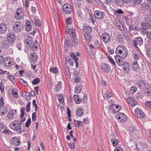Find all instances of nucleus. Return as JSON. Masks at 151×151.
Returning a JSON list of instances; mask_svg holds the SVG:
<instances>
[{"mask_svg":"<svg viewBox=\"0 0 151 151\" xmlns=\"http://www.w3.org/2000/svg\"><path fill=\"white\" fill-rule=\"evenodd\" d=\"M87 99V96L86 94H84L83 97V98L81 100V101H82L84 103H86Z\"/></svg>","mask_w":151,"mask_h":151,"instance_id":"nucleus-56","label":"nucleus"},{"mask_svg":"<svg viewBox=\"0 0 151 151\" xmlns=\"http://www.w3.org/2000/svg\"><path fill=\"white\" fill-rule=\"evenodd\" d=\"M82 87V86L81 84L76 86L75 91V93H79L81 91Z\"/></svg>","mask_w":151,"mask_h":151,"instance_id":"nucleus-24","label":"nucleus"},{"mask_svg":"<svg viewBox=\"0 0 151 151\" xmlns=\"http://www.w3.org/2000/svg\"><path fill=\"white\" fill-rule=\"evenodd\" d=\"M33 38L32 37H29L25 41V43L27 45H31L32 43V41L33 40Z\"/></svg>","mask_w":151,"mask_h":151,"instance_id":"nucleus-36","label":"nucleus"},{"mask_svg":"<svg viewBox=\"0 0 151 151\" xmlns=\"http://www.w3.org/2000/svg\"><path fill=\"white\" fill-rule=\"evenodd\" d=\"M23 96L27 100H29L31 99V96H30V94L29 93H24L22 94Z\"/></svg>","mask_w":151,"mask_h":151,"instance_id":"nucleus-31","label":"nucleus"},{"mask_svg":"<svg viewBox=\"0 0 151 151\" xmlns=\"http://www.w3.org/2000/svg\"><path fill=\"white\" fill-rule=\"evenodd\" d=\"M147 29H146V28H145L143 27H142L140 28L139 29L140 32L143 35L146 34L147 35L148 33L149 32L147 30Z\"/></svg>","mask_w":151,"mask_h":151,"instance_id":"nucleus-26","label":"nucleus"},{"mask_svg":"<svg viewBox=\"0 0 151 151\" xmlns=\"http://www.w3.org/2000/svg\"><path fill=\"white\" fill-rule=\"evenodd\" d=\"M32 121H35L37 120L36 114V112H33L32 113Z\"/></svg>","mask_w":151,"mask_h":151,"instance_id":"nucleus-61","label":"nucleus"},{"mask_svg":"<svg viewBox=\"0 0 151 151\" xmlns=\"http://www.w3.org/2000/svg\"><path fill=\"white\" fill-rule=\"evenodd\" d=\"M70 56L72 58H73L74 60H78V57L76 56L74 53H71Z\"/></svg>","mask_w":151,"mask_h":151,"instance_id":"nucleus-64","label":"nucleus"},{"mask_svg":"<svg viewBox=\"0 0 151 151\" xmlns=\"http://www.w3.org/2000/svg\"><path fill=\"white\" fill-rule=\"evenodd\" d=\"M114 23L116 26L121 30L124 31L125 30V27L123 26L122 24L118 20L115 19Z\"/></svg>","mask_w":151,"mask_h":151,"instance_id":"nucleus-14","label":"nucleus"},{"mask_svg":"<svg viewBox=\"0 0 151 151\" xmlns=\"http://www.w3.org/2000/svg\"><path fill=\"white\" fill-rule=\"evenodd\" d=\"M142 2L141 0H133V5H136L139 4Z\"/></svg>","mask_w":151,"mask_h":151,"instance_id":"nucleus-49","label":"nucleus"},{"mask_svg":"<svg viewBox=\"0 0 151 151\" xmlns=\"http://www.w3.org/2000/svg\"><path fill=\"white\" fill-rule=\"evenodd\" d=\"M40 80L39 78H36L32 81V83L33 85H36L38 83L40 82Z\"/></svg>","mask_w":151,"mask_h":151,"instance_id":"nucleus-42","label":"nucleus"},{"mask_svg":"<svg viewBox=\"0 0 151 151\" xmlns=\"http://www.w3.org/2000/svg\"><path fill=\"white\" fill-rule=\"evenodd\" d=\"M146 54L149 58H151V47L147 49Z\"/></svg>","mask_w":151,"mask_h":151,"instance_id":"nucleus-51","label":"nucleus"},{"mask_svg":"<svg viewBox=\"0 0 151 151\" xmlns=\"http://www.w3.org/2000/svg\"><path fill=\"white\" fill-rule=\"evenodd\" d=\"M135 115L139 118H144L145 114L144 112L141 109H137L134 111Z\"/></svg>","mask_w":151,"mask_h":151,"instance_id":"nucleus-9","label":"nucleus"},{"mask_svg":"<svg viewBox=\"0 0 151 151\" xmlns=\"http://www.w3.org/2000/svg\"><path fill=\"white\" fill-rule=\"evenodd\" d=\"M139 57L140 56L139 55L135 53L134 57V60H135L134 61L137 62V61L139 59Z\"/></svg>","mask_w":151,"mask_h":151,"instance_id":"nucleus-53","label":"nucleus"},{"mask_svg":"<svg viewBox=\"0 0 151 151\" xmlns=\"http://www.w3.org/2000/svg\"><path fill=\"white\" fill-rule=\"evenodd\" d=\"M65 44L67 47H70L71 46V41L70 40H65Z\"/></svg>","mask_w":151,"mask_h":151,"instance_id":"nucleus-40","label":"nucleus"},{"mask_svg":"<svg viewBox=\"0 0 151 151\" xmlns=\"http://www.w3.org/2000/svg\"><path fill=\"white\" fill-rule=\"evenodd\" d=\"M30 22L27 21L26 22V25L25 26V29L27 31H30L32 29V26L29 24Z\"/></svg>","mask_w":151,"mask_h":151,"instance_id":"nucleus-28","label":"nucleus"},{"mask_svg":"<svg viewBox=\"0 0 151 151\" xmlns=\"http://www.w3.org/2000/svg\"><path fill=\"white\" fill-rule=\"evenodd\" d=\"M20 82L22 85H24L25 86H27V82L24 81L23 79L20 78Z\"/></svg>","mask_w":151,"mask_h":151,"instance_id":"nucleus-54","label":"nucleus"},{"mask_svg":"<svg viewBox=\"0 0 151 151\" xmlns=\"http://www.w3.org/2000/svg\"><path fill=\"white\" fill-rule=\"evenodd\" d=\"M7 27L6 24H0V33H4L7 30Z\"/></svg>","mask_w":151,"mask_h":151,"instance_id":"nucleus-19","label":"nucleus"},{"mask_svg":"<svg viewBox=\"0 0 151 151\" xmlns=\"http://www.w3.org/2000/svg\"><path fill=\"white\" fill-rule=\"evenodd\" d=\"M50 72H52L54 73H57L58 72V69L56 67L50 68Z\"/></svg>","mask_w":151,"mask_h":151,"instance_id":"nucleus-41","label":"nucleus"},{"mask_svg":"<svg viewBox=\"0 0 151 151\" xmlns=\"http://www.w3.org/2000/svg\"><path fill=\"white\" fill-rule=\"evenodd\" d=\"M145 104V106L150 109H151V101H147L146 102Z\"/></svg>","mask_w":151,"mask_h":151,"instance_id":"nucleus-55","label":"nucleus"},{"mask_svg":"<svg viewBox=\"0 0 151 151\" xmlns=\"http://www.w3.org/2000/svg\"><path fill=\"white\" fill-rule=\"evenodd\" d=\"M23 25L21 22H16L13 26V30L16 32H19L21 31Z\"/></svg>","mask_w":151,"mask_h":151,"instance_id":"nucleus-5","label":"nucleus"},{"mask_svg":"<svg viewBox=\"0 0 151 151\" xmlns=\"http://www.w3.org/2000/svg\"><path fill=\"white\" fill-rule=\"evenodd\" d=\"M22 118V119L20 121V122L17 123V126L16 125L15 127L13 129L14 130L18 132V133H20L22 131V128L21 126L22 123L25 120V118Z\"/></svg>","mask_w":151,"mask_h":151,"instance_id":"nucleus-12","label":"nucleus"},{"mask_svg":"<svg viewBox=\"0 0 151 151\" xmlns=\"http://www.w3.org/2000/svg\"><path fill=\"white\" fill-rule=\"evenodd\" d=\"M32 103L33 105L34 106L35 108V111H36L38 109V106L36 104V101L34 99L33 100Z\"/></svg>","mask_w":151,"mask_h":151,"instance_id":"nucleus-59","label":"nucleus"},{"mask_svg":"<svg viewBox=\"0 0 151 151\" xmlns=\"http://www.w3.org/2000/svg\"><path fill=\"white\" fill-rule=\"evenodd\" d=\"M24 11L22 8H18L15 14V17L17 20H20L23 19L24 17Z\"/></svg>","mask_w":151,"mask_h":151,"instance_id":"nucleus-3","label":"nucleus"},{"mask_svg":"<svg viewBox=\"0 0 151 151\" xmlns=\"http://www.w3.org/2000/svg\"><path fill=\"white\" fill-rule=\"evenodd\" d=\"M61 86V83L60 82H59L55 87V91L56 92L58 91L60 89Z\"/></svg>","mask_w":151,"mask_h":151,"instance_id":"nucleus-35","label":"nucleus"},{"mask_svg":"<svg viewBox=\"0 0 151 151\" xmlns=\"http://www.w3.org/2000/svg\"><path fill=\"white\" fill-rule=\"evenodd\" d=\"M111 141L114 146H116L118 144V142L117 139L113 138L111 139Z\"/></svg>","mask_w":151,"mask_h":151,"instance_id":"nucleus-44","label":"nucleus"},{"mask_svg":"<svg viewBox=\"0 0 151 151\" xmlns=\"http://www.w3.org/2000/svg\"><path fill=\"white\" fill-rule=\"evenodd\" d=\"M141 25L142 27H143L148 29L151 28V25L148 23L143 22L141 23Z\"/></svg>","mask_w":151,"mask_h":151,"instance_id":"nucleus-21","label":"nucleus"},{"mask_svg":"<svg viewBox=\"0 0 151 151\" xmlns=\"http://www.w3.org/2000/svg\"><path fill=\"white\" fill-rule=\"evenodd\" d=\"M108 111L110 116H112L115 113L118 112L120 110L119 107L116 104H111L109 106Z\"/></svg>","mask_w":151,"mask_h":151,"instance_id":"nucleus-1","label":"nucleus"},{"mask_svg":"<svg viewBox=\"0 0 151 151\" xmlns=\"http://www.w3.org/2000/svg\"><path fill=\"white\" fill-rule=\"evenodd\" d=\"M31 123V119H29L26 122V124H25V126L26 127H28Z\"/></svg>","mask_w":151,"mask_h":151,"instance_id":"nucleus-62","label":"nucleus"},{"mask_svg":"<svg viewBox=\"0 0 151 151\" xmlns=\"http://www.w3.org/2000/svg\"><path fill=\"white\" fill-rule=\"evenodd\" d=\"M84 35L85 39L86 40L89 41H90L91 40V36L90 35L89 33H88V34H86Z\"/></svg>","mask_w":151,"mask_h":151,"instance_id":"nucleus-38","label":"nucleus"},{"mask_svg":"<svg viewBox=\"0 0 151 151\" xmlns=\"http://www.w3.org/2000/svg\"><path fill=\"white\" fill-rule=\"evenodd\" d=\"M101 69L106 73H108L110 70L109 66L106 64L102 65Z\"/></svg>","mask_w":151,"mask_h":151,"instance_id":"nucleus-20","label":"nucleus"},{"mask_svg":"<svg viewBox=\"0 0 151 151\" xmlns=\"http://www.w3.org/2000/svg\"><path fill=\"white\" fill-rule=\"evenodd\" d=\"M34 24L35 25L39 27H40L41 25V23L40 21L37 18H35V19Z\"/></svg>","mask_w":151,"mask_h":151,"instance_id":"nucleus-32","label":"nucleus"},{"mask_svg":"<svg viewBox=\"0 0 151 151\" xmlns=\"http://www.w3.org/2000/svg\"><path fill=\"white\" fill-rule=\"evenodd\" d=\"M7 116L8 118L11 119H12L14 116V114L13 111H9Z\"/></svg>","mask_w":151,"mask_h":151,"instance_id":"nucleus-34","label":"nucleus"},{"mask_svg":"<svg viewBox=\"0 0 151 151\" xmlns=\"http://www.w3.org/2000/svg\"><path fill=\"white\" fill-rule=\"evenodd\" d=\"M66 74L67 75V77L68 78H70V72L69 71V70L68 68H66Z\"/></svg>","mask_w":151,"mask_h":151,"instance_id":"nucleus-57","label":"nucleus"},{"mask_svg":"<svg viewBox=\"0 0 151 151\" xmlns=\"http://www.w3.org/2000/svg\"><path fill=\"white\" fill-rule=\"evenodd\" d=\"M137 84L138 85L139 87L140 88H145V87L146 84V82L144 80H139L137 83Z\"/></svg>","mask_w":151,"mask_h":151,"instance_id":"nucleus-17","label":"nucleus"},{"mask_svg":"<svg viewBox=\"0 0 151 151\" xmlns=\"http://www.w3.org/2000/svg\"><path fill=\"white\" fill-rule=\"evenodd\" d=\"M83 114V109L81 108H79L77 109L76 111L77 115L79 116H81Z\"/></svg>","mask_w":151,"mask_h":151,"instance_id":"nucleus-25","label":"nucleus"},{"mask_svg":"<svg viewBox=\"0 0 151 151\" xmlns=\"http://www.w3.org/2000/svg\"><path fill=\"white\" fill-rule=\"evenodd\" d=\"M74 122L75 123H76H76L78 124V125H75V126H76L77 127H79V126H80L81 125L82 126L83 125V122H82L81 121L75 120L74 121Z\"/></svg>","mask_w":151,"mask_h":151,"instance_id":"nucleus-52","label":"nucleus"},{"mask_svg":"<svg viewBox=\"0 0 151 151\" xmlns=\"http://www.w3.org/2000/svg\"><path fill=\"white\" fill-rule=\"evenodd\" d=\"M81 78L78 76H75L74 78V81L75 83H79L81 81Z\"/></svg>","mask_w":151,"mask_h":151,"instance_id":"nucleus-47","label":"nucleus"},{"mask_svg":"<svg viewBox=\"0 0 151 151\" xmlns=\"http://www.w3.org/2000/svg\"><path fill=\"white\" fill-rule=\"evenodd\" d=\"M30 58L31 60L35 61L37 60L38 57L36 53L35 52L32 53L30 55Z\"/></svg>","mask_w":151,"mask_h":151,"instance_id":"nucleus-23","label":"nucleus"},{"mask_svg":"<svg viewBox=\"0 0 151 151\" xmlns=\"http://www.w3.org/2000/svg\"><path fill=\"white\" fill-rule=\"evenodd\" d=\"M92 31L91 28L89 26H83L82 32L83 35L89 33Z\"/></svg>","mask_w":151,"mask_h":151,"instance_id":"nucleus-15","label":"nucleus"},{"mask_svg":"<svg viewBox=\"0 0 151 151\" xmlns=\"http://www.w3.org/2000/svg\"><path fill=\"white\" fill-rule=\"evenodd\" d=\"M115 59L118 65L120 66L122 65L123 62V60L122 57L119 55H116L115 56Z\"/></svg>","mask_w":151,"mask_h":151,"instance_id":"nucleus-16","label":"nucleus"},{"mask_svg":"<svg viewBox=\"0 0 151 151\" xmlns=\"http://www.w3.org/2000/svg\"><path fill=\"white\" fill-rule=\"evenodd\" d=\"M126 101L128 103L130 104L131 106H132V104L131 103L132 101V99L131 97L128 98L127 99Z\"/></svg>","mask_w":151,"mask_h":151,"instance_id":"nucleus-60","label":"nucleus"},{"mask_svg":"<svg viewBox=\"0 0 151 151\" xmlns=\"http://www.w3.org/2000/svg\"><path fill=\"white\" fill-rule=\"evenodd\" d=\"M134 133V134L136 136H137L139 134V132L137 130L135 127H133V133Z\"/></svg>","mask_w":151,"mask_h":151,"instance_id":"nucleus-50","label":"nucleus"},{"mask_svg":"<svg viewBox=\"0 0 151 151\" xmlns=\"http://www.w3.org/2000/svg\"><path fill=\"white\" fill-rule=\"evenodd\" d=\"M116 118L118 119L119 122H123L127 120V117L123 113H118L116 116Z\"/></svg>","mask_w":151,"mask_h":151,"instance_id":"nucleus-7","label":"nucleus"},{"mask_svg":"<svg viewBox=\"0 0 151 151\" xmlns=\"http://www.w3.org/2000/svg\"><path fill=\"white\" fill-rule=\"evenodd\" d=\"M123 39V38L122 36L119 35L117 36V41L118 42H122Z\"/></svg>","mask_w":151,"mask_h":151,"instance_id":"nucleus-63","label":"nucleus"},{"mask_svg":"<svg viewBox=\"0 0 151 151\" xmlns=\"http://www.w3.org/2000/svg\"><path fill=\"white\" fill-rule=\"evenodd\" d=\"M37 45L38 42L37 41L35 40L31 47V49L33 50H37Z\"/></svg>","mask_w":151,"mask_h":151,"instance_id":"nucleus-29","label":"nucleus"},{"mask_svg":"<svg viewBox=\"0 0 151 151\" xmlns=\"http://www.w3.org/2000/svg\"><path fill=\"white\" fill-rule=\"evenodd\" d=\"M11 141L12 144L15 146H18L20 144V141L15 137L12 138Z\"/></svg>","mask_w":151,"mask_h":151,"instance_id":"nucleus-18","label":"nucleus"},{"mask_svg":"<svg viewBox=\"0 0 151 151\" xmlns=\"http://www.w3.org/2000/svg\"><path fill=\"white\" fill-rule=\"evenodd\" d=\"M19 122L18 121H14L10 125V127L12 129H13L15 127H14L16 126V123L17 124V123Z\"/></svg>","mask_w":151,"mask_h":151,"instance_id":"nucleus-46","label":"nucleus"},{"mask_svg":"<svg viewBox=\"0 0 151 151\" xmlns=\"http://www.w3.org/2000/svg\"><path fill=\"white\" fill-rule=\"evenodd\" d=\"M9 42L8 40H4L2 42V45L3 47L6 48H8L9 47Z\"/></svg>","mask_w":151,"mask_h":151,"instance_id":"nucleus-33","label":"nucleus"},{"mask_svg":"<svg viewBox=\"0 0 151 151\" xmlns=\"http://www.w3.org/2000/svg\"><path fill=\"white\" fill-rule=\"evenodd\" d=\"M145 87L146 94H147L148 96H151V87L149 86Z\"/></svg>","mask_w":151,"mask_h":151,"instance_id":"nucleus-30","label":"nucleus"},{"mask_svg":"<svg viewBox=\"0 0 151 151\" xmlns=\"http://www.w3.org/2000/svg\"><path fill=\"white\" fill-rule=\"evenodd\" d=\"M123 68L124 70H129V67L128 63L127 62L124 63L123 65Z\"/></svg>","mask_w":151,"mask_h":151,"instance_id":"nucleus-39","label":"nucleus"},{"mask_svg":"<svg viewBox=\"0 0 151 151\" xmlns=\"http://www.w3.org/2000/svg\"><path fill=\"white\" fill-rule=\"evenodd\" d=\"M104 13L100 11L96 10L95 12V18L98 19H101L104 18Z\"/></svg>","mask_w":151,"mask_h":151,"instance_id":"nucleus-11","label":"nucleus"},{"mask_svg":"<svg viewBox=\"0 0 151 151\" xmlns=\"http://www.w3.org/2000/svg\"><path fill=\"white\" fill-rule=\"evenodd\" d=\"M116 3L119 6L122 5L124 3V0H116Z\"/></svg>","mask_w":151,"mask_h":151,"instance_id":"nucleus-43","label":"nucleus"},{"mask_svg":"<svg viewBox=\"0 0 151 151\" xmlns=\"http://www.w3.org/2000/svg\"><path fill=\"white\" fill-rule=\"evenodd\" d=\"M30 102H29L26 105V107L25 108H22L21 109V115L20 116L21 118H23V117L24 115V111L25 109H26V111L27 112H28L30 109Z\"/></svg>","mask_w":151,"mask_h":151,"instance_id":"nucleus-13","label":"nucleus"},{"mask_svg":"<svg viewBox=\"0 0 151 151\" xmlns=\"http://www.w3.org/2000/svg\"><path fill=\"white\" fill-rule=\"evenodd\" d=\"M102 40L105 43H107L109 41L110 37L109 35L107 33H104L101 36Z\"/></svg>","mask_w":151,"mask_h":151,"instance_id":"nucleus-10","label":"nucleus"},{"mask_svg":"<svg viewBox=\"0 0 151 151\" xmlns=\"http://www.w3.org/2000/svg\"><path fill=\"white\" fill-rule=\"evenodd\" d=\"M66 24L68 25L71 24V19L70 17H68L66 19Z\"/></svg>","mask_w":151,"mask_h":151,"instance_id":"nucleus-58","label":"nucleus"},{"mask_svg":"<svg viewBox=\"0 0 151 151\" xmlns=\"http://www.w3.org/2000/svg\"><path fill=\"white\" fill-rule=\"evenodd\" d=\"M133 68L135 71H137L139 69V67L137 62H133Z\"/></svg>","mask_w":151,"mask_h":151,"instance_id":"nucleus-22","label":"nucleus"},{"mask_svg":"<svg viewBox=\"0 0 151 151\" xmlns=\"http://www.w3.org/2000/svg\"><path fill=\"white\" fill-rule=\"evenodd\" d=\"M60 103L63 104L64 102L63 97L61 95H59L58 98Z\"/></svg>","mask_w":151,"mask_h":151,"instance_id":"nucleus-48","label":"nucleus"},{"mask_svg":"<svg viewBox=\"0 0 151 151\" xmlns=\"http://www.w3.org/2000/svg\"><path fill=\"white\" fill-rule=\"evenodd\" d=\"M141 5L142 8L147 9H148L149 7V4L147 3H143L141 4Z\"/></svg>","mask_w":151,"mask_h":151,"instance_id":"nucleus-45","label":"nucleus"},{"mask_svg":"<svg viewBox=\"0 0 151 151\" xmlns=\"http://www.w3.org/2000/svg\"><path fill=\"white\" fill-rule=\"evenodd\" d=\"M116 54L120 53L122 55L123 53L122 56L125 58L127 55V51L126 48L124 46H119L116 48Z\"/></svg>","mask_w":151,"mask_h":151,"instance_id":"nucleus-2","label":"nucleus"},{"mask_svg":"<svg viewBox=\"0 0 151 151\" xmlns=\"http://www.w3.org/2000/svg\"><path fill=\"white\" fill-rule=\"evenodd\" d=\"M74 99L75 102L77 104H79L81 101V100L80 99L78 95H74Z\"/></svg>","mask_w":151,"mask_h":151,"instance_id":"nucleus-27","label":"nucleus"},{"mask_svg":"<svg viewBox=\"0 0 151 151\" xmlns=\"http://www.w3.org/2000/svg\"><path fill=\"white\" fill-rule=\"evenodd\" d=\"M143 43V40L140 37H136L133 42V45L138 50H139V48L138 47L137 45L140 46Z\"/></svg>","mask_w":151,"mask_h":151,"instance_id":"nucleus-4","label":"nucleus"},{"mask_svg":"<svg viewBox=\"0 0 151 151\" xmlns=\"http://www.w3.org/2000/svg\"><path fill=\"white\" fill-rule=\"evenodd\" d=\"M7 39L9 42L12 43L15 40V36L13 32H11L8 33L6 35Z\"/></svg>","mask_w":151,"mask_h":151,"instance_id":"nucleus-8","label":"nucleus"},{"mask_svg":"<svg viewBox=\"0 0 151 151\" xmlns=\"http://www.w3.org/2000/svg\"><path fill=\"white\" fill-rule=\"evenodd\" d=\"M63 11L66 14L71 13L72 10V7L68 4H64L63 6Z\"/></svg>","mask_w":151,"mask_h":151,"instance_id":"nucleus-6","label":"nucleus"},{"mask_svg":"<svg viewBox=\"0 0 151 151\" xmlns=\"http://www.w3.org/2000/svg\"><path fill=\"white\" fill-rule=\"evenodd\" d=\"M71 46H75L78 44L77 40L76 38H74L71 41Z\"/></svg>","mask_w":151,"mask_h":151,"instance_id":"nucleus-37","label":"nucleus"}]
</instances>
